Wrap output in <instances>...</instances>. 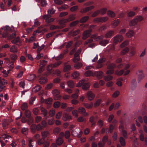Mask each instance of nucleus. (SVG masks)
Here are the masks:
<instances>
[{
    "instance_id": "obj_18",
    "label": "nucleus",
    "mask_w": 147,
    "mask_h": 147,
    "mask_svg": "<svg viewBox=\"0 0 147 147\" xmlns=\"http://www.w3.org/2000/svg\"><path fill=\"white\" fill-rule=\"evenodd\" d=\"M72 119L71 116L67 113L63 114L62 117V119L63 121H66Z\"/></svg>"
},
{
    "instance_id": "obj_24",
    "label": "nucleus",
    "mask_w": 147,
    "mask_h": 147,
    "mask_svg": "<svg viewBox=\"0 0 147 147\" xmlns=\"http://www.w3.org/2000/svg\"><path fill=\"white\" fill-rule=\"evenodd\" d=\"M90 84L89 83H86L83 85L82 87V89L84 90H87L89 88Z\"/></svg>"
},
{
    "instance_id": "obj_42",
    "label": "nucleus",
    "mask_w": 147,
    "mask_h": 147,
    "mask_svg": "<svg viewBox=\"0 0 147 147\" xmlns=\"http://www.w3.org/2000/svg\"><path fill=\"white\" fill-rule=\"evenodd\" d=\"M85 75L87 77L91 76H94V73L92 72L91 71L89 70L85 72Z\"/></svg>"
},
{
    "instance_id": "obj_64",
    "label": "nucleus",
    "mask_w": 147,
    "mask_h": 147,
    "mask_svg": "<svg viewBox=\"0 0 147 147\" xmlns=\"http://www.w3.org/2000/svg\"><path fill=\"white\" fill-rule=\"evenodd\" d=\"M27 105L26 103H23L21 105V108L23 111L26 110L27 108Z\"/></svg>"
},
{
    "instance_id": "obj_50",
    "label": "nucleus",
    "mask_w": 147,
    "mask_h": 147,
    "mask_svg": "<svg viewBox=\"0 0 147 147\" xmlns=\"http://www.w3.org/2000/svg\"><path fill=\"white\" fill-rule=\"evenodd\" d=\"M10 57L11 60L14 62L15 61L17 58V56L15 54H13L10 55Z\"/></svg>"
},
{
    "instance_id": "obj_2",
    "label": "nucleus",
    "mask_w": 147,
    "mask_h": 147,
    "mask_svg": "<svg viewBox=\"0 0 147 147\" xmlns=\"http://www.w3.org/2000/svg\"><path fill=\"white\" fill-rule=\"evenodd\" d=\"M13 120L11 118H10L8 119H5L3 120L2 122V124L3 128L5 129L7 128L9 124L13 122Z\"/></svg>"
},
{
    "instance_id": "obj_20",
    "label": "nucleus",
    "mask_w": 147,
    "mask_h": 147,
    "mask_svg": "<svg viewBox=\"0 0 147 147\" xmlns=\"http://www.w3.org/2000/svg\"><path fill=\"white\" fill-rule=\"evenodd\" d=\"M89 121L91 123V127L94 125L96 123L95 117L93 116L90 117L89 118Z\"/></svg>"
},
{
    "instance_id": "obj_51",
    "label": "nucleus",
    "mask_w": 147,
    "mask_h": 147,
    "mask_svg": "<svg viewBox=\"0 0 147 147\" xmlns=\"http://www.w3.org/2000/svg\"><path fill=\"white\" fill-rule=\"evenodd\" d=\"M138 23L143 20V18L141 16H138L134 18Z\"/></svg>"
},
{
    "instance_id": "obj_45",
    "label": "nucleus",
    "mask_w": 147,
    "mask_h": 147,
    "mask_svg": "<svg viewBox=\"0 0 147 147\" xmlns=\"http://www.w3.org/2000/svg\"><path fill=\"white\" fill-rule=\"evenodd\" d=\"M67 84L70 88H72L74 86V82L71 80L68 81L67 82Z\"/></svg>"
},
{
    "instance_id": "obj_31",
    "label": "nucleus",
    "mask_w": 147,
    "mask_h": 147,
    "mask_svg": "<svg viewBox=\"0 0 147 147\" xmlns=\"http://www.w3.org/2000/svg\"><path fill=\"white\" fill-rule=\"evenodd\" d=\"M37 1H40L41 6L43 7H45L47 5V2L46 0H37Z\"/></svg>"
},
{
    "instance_id": "obj_39",
    "label": "nucleus",
    "mask_w": 147,
    "mask_h": 147,
    "mask_svg": "<svg viewBox=\"0 0 147 147\" xmlns=\"http://www.w3.org/2000/svg\"><path fill=\"white\" fill-rule=\"evenodd\" d=\"M129 50V49L128 47H125L123 49L121 52V55H124L126 53H127Z\"/></svg>"
},
{
    "instance_id": "obj_12",
    "label": "nucleus",
    "mask_w": 147,
    "mask_h": 147,
    "mask_svg": "<svg viewBox=\"0 0 147 147\" xmlns=\"http://www.w3.org/2000/svg\"><path fill=\"white\" fill-rule=\"evenodd\" d=\"M95 95L91 91H89L87 93L86 97L89 100H92L94 98Z\"/></svg>"
},
{
    "instance_id": "obj_62",
    "label": "nucleus",
    "mask_w": 147,
    "mask_h": 147,
    "mask_svg": "<svg viewBox=\"0 0 147 147\" xmlns=\"http://www.w3.org/2000/svg\"><path fill=\"white\" fill-rule=\"evenodd\" d=\"M113 77L111 76L108 75L104 77V80L106 81H109L113 79Z\"/></svg>"
},
{
    "instance_id": "obj_25",
    "label": "nucleus",
    "mask_w": 147,
    "mask_h": 147,
    "mask_svg": "<svg viewBox=\"0 0 147 147\" xmlns=\"http://www.w3.org/2000/svg\"><path fill=\"white\" fill-rule=\"evenodd\" d=\"M40 110L42 112L41 114L44 117L46 116L47 114V111L42 107H40Z\"/></svg>"
},
{
    "instance_id": "obj_15",
    "label": "nucleus",
    "mask_w": 147,
    "mask_h": 147,
    "mask_svg": "<svg viewBox=\"0 0 147 147\" xmlns=\"http://www.w3.org/2000/svg\"><path fill=\"white\" fill-rule=\"evenodd\" d=\"M114 31L111 30L107 32L104 35V37L105 38H110L112 36L114 35Z\"/></svg>"
},
{
    "instance_id": "obj_38",
    "label": "nucleus",
    "mask_w": 147,
    "mask_h": 147,
    "mask_svg": "<svg viewBox=\"0 0 147 147\" xmlns=\"http://www.w3.org/2000/svg\"><path fill=\"white\" fill-rule=\"evenodd\" d=\"M42 28L43 26H41L39 27L37 30L34 31L33 33V35H35L37 34V33H39L42 32V31L41 30V29Z\"/></svg>"
},
{
    "instance_id": "obj_49",
    "label": "nucleus",
    "mask_w": 147,
    "mask_h": 147,
    "mask_svg": "<svg viewBox=\"0 0 147 147\" xmlns=\"http://www.w3.org/2000/svg\"><path fill=\"white\" fill-rule=\"evenodd\" d=\"M37 53L36 57L35 58L36 59L38 60L40 59L41 58L43 57L44 55L43 53Z\"/></svg>"
},
{
    "instance_id": "obj_29",
    "label": "nucleus",
    "mask_w": 147,
    "mask_h": 147,
    "mask_svg": "<svg viewBox=\"0 0 147 147\" xmlns=\"http://www.w3.org/2000/svg\"><path fill=\"white\" fill-rule=\"evenodd\" d=\"M89 19V17L87 16L82 17L80 20V22L81 23L86 22Z\"/></svg>"
},
{
    "instance_id": "obj_3",
    "label": "nucleus",
    "mask_w": 147,
    "mask_h": 147,
    "mask_svg": "<svg viewBox=\"0 0 147 147\" xmlns=\"http://www.w3.org/2000/svg\"><path fill=\"white\" fill-rule=\"evenodd\" d=\"M60 91L57 89H54L52 91V93L54 96V99L56 100H61V96L59 94Z\"/></svg>"
},
{
    "instance_id": "obj_1",
    "label": "nucleus",
    "mask_w": 147,
    "mask_h": 147,
    "mask_svg": "<svg viewBox=\"0 0 147 147\" xmlns=\"http://www.w3.org/2000/svg\"><path fill=\"white\" fill-rule=\"evenodd\" d=\"M76 15L75 14H73L69 15L67 19H62L60 20L59 22V25H61L62 24H64L65 23L74 20L76 18L75 17Z\"/></svg>"
},
{
    "instance_id": "obj_13",
    "label": "nucleus",
    "mask_w": 147,
    "mask_h": 147,
    "mask_svg": "<svg viewBox=\"0 0 147 147\" xmlns=\"http://www.w3.org/2000/svg\"><path fill=\"white\" fill-rule=\"evenodd\" d=\"M67 63L65 62L63 64V71L65 72L69 71L71 69V66L69 65H67Z\"/></svg>"
},
{
    "instance_id": "obj_58",
    "label": "nucleus",
    "mask_w": 147,
    "mask_h": 147,
    "mask_svg": "<svg viewBox=\"0 0 147 147\" xmlns=\"http://www.w3.org/2000/svg\"><path fill=\"white\" fill-rule=\"evenodd\" d=\"M61 103L59 101L55 102L53 104V107L55 108H57L59 107L61 105Z\"/></svg>"
},
{
    "instance_id": "obj_6",
    "label": "nucleus",
    "mask_w": 147,
    "mask_h": 147,
    "mask_svg": "<svg viewBox=\"0 0 147 147\" xmlns=\"http://www.w3.org/2000/svg\"><path fill=\"white\" fill-rule=\"evenodd\" d=\"M94 7V6L91 5L89 7L82 8L80 9V12L82 13H85L93 9Z\"/></svg>"
},
{
    "instance_id": "obj_34",
    "label": "nucleus",
    "mask_w": 147,
    "mask_h": 147,
    "mask_svg": "<svg viewBox=\"0 0 147 147\" xmlns=\"http://www.w3.org/2000/svg\"><path fill=\"white\" fill-rule=\"evenodd\" d=\"M47 79L45 78H41L39 80V82L41 84H43L47 82Z\"/></svg>"
},
{
    "instance_id": "obj_10",
    "label": "nucleus",
    "mask_w": 147,
    "mask_h": 147,
    "mask_svg": "<svg viewBox=\"0 0 147 147\" xmlns=\"http://www.w3.org/2000/svg\"><path fill=\"white\" fill-rule=\"evenodd\" d=\"M103 72L100 71H95L94 73V76H96L98 79L102 78L103 77Z\"/></svg>"
},
{
    "instance_id": "obj_23",
    "label": "nucleus",
    "mask_w": 147,
    "mask_h": 147,
    "mask_svg": "<svg viewBox=\"0 0 147 147\" xmlns=\"http://www.w3.org/2000/svg\"><path fill=\"white\" fill-rule=\"evenodd\" d=\"M14 39L11 41V42L14 44H16L17 43H21V42L19 36H17L16 38H14Z\"/></svg>"
},
{
    "instance_id": "obj_35",
    "label": "nucleus",
    "mask_w": 147,
    "mask_h": 147,
    "mask_svg": "<svg viewBox=\"0 0 147 147\" xmlns=\"http://www.w3.org/2000/svg\"><path fill=\"white\" fill-rule=\"evenodd\" d=\"M77 121L78 122H86V118L83 117L82 116H80L78 118Z\"/></svg>"
},
{
    "instance_id": "obj_14",
    "label": "nucleus",
    "mask_w": 147,
    "mask_h": 147,
    "mask_svg": "<svg viewBox=\"0 0 147 147\" xmlns=\"http://www.w3.org/2000/svg\"><path fill=\"white\" fill-rule=\"evenodd\" d=\"M61 26H55L54 25H52L50 26V28L51 30H54L59 29L65 27V26L64 24H62L61 25Z\"/></svg>"
},
{
    "instance_id": "obj_30",
    "label": "nucleus",
    "mask_w": 147,
    "mask_h": 147,
    "mask_svg": "<svg viewBox=\"0 0 147 147\" xmlns=\"http://www.w3.org/2000/svg\"><path fill=\"white\" fill-rule=\"evenodd\" d=\"M30 128L32 132L33 133H35L36 130V125L34 124H33L31 125Z\"/></svg>"
},
{
    "instance_id": "obj_8",
    "label": "nucleus",
    "mask_w": 147,
    "mask_h": 147,
    "mask_svg": "<svg viewBox=\"0 0 147 147\" xmlns=\"http://www.w3.org/2000/svg\"><path fill=\"white\" fill-rule=\"evenodd\" d=\"M79 113L83 114L84 116L86 117L89 114L86 112L85 108L82 107H80L78 109Z\"/></svg>"
},
{
    "instance_id": "obj_21",
    "label": "nucleus",
    "mask_w": 147,
    "mask_h": 147,
    "mask_svg": "<svg viewBox=\"0 0 147 147\" xmlns=\"http://www.w3.org/2000/svg\"><path fill=\"white\" fill-rule=\"evenodd\" d=\"M134 32L133 30H130L127 32L126 34V36L128 38H131L133 36Z\"/></svg>"
},
{
    "instance_id": "obj_37",
    "label": "nucleus",
    "mask_w": 147,
    "mask_h": 147,
    "mask_svg": "<svg viewBox=\"0 0 147 147\" xmlns=\"http://www.w3.org/2000/svg\"><path fill=\"white\" fill-rule=\"evenodd\" d=\"M84 105L85 107L88 109H91L92 108L93 104L91 103L90 104L84 103Z\"/></svg>"
},
{
    "instance_id": "obj_41",
    "label": "nucleus",
    "mask_w": 147,
    "mask_h": 147,
    "mask_svg": "<svg viewBox=\"0 0 147 147\" xmlns=\"http://www.w3.org/2000/svg\"><path fill=\"white\" fill-rule=\"evenodd\" d=\"M107 26L106 25H102L100 27L98 30V31L102 32L107 29Z\"/></svg>"
},
{
    "instance_id": "obj_16",
    "label": "nucleus",
    "mask_w": 147,
    "mask_h": 147,
    "mask_svg": "<svg viewBox=\"0 0 147 147\" xmlns=\"http://www.w3.org/2000/svg\"><path fill=\"white\" fill-rule=\"evenodd\" d=\"M25 114L27 118H28L30 120L31 122H32L33 120V118L31 116V112L29 110H26L25 111Z\"/></svg>"
},
{
    "instance_id": "obj_55",
    "label": "nucleus",
    "mask_w": 147,
    "mask_h": 147,
    "mask_svg": "<svg viewBox=\"0 0 147 147\" xmlns=\"http://www.w3.org/2000/svg\"><path fill=\"white\" fill-rule=\"evenodd\" d=\"M116 67V65L114 63H112L107 66V69H113Z\"/></svg>"
},
{
    "instance_id": "obj_63",
    "label": "nucleus",
    "mask_w": 147,
    "mask_h": 147,
    "mask_svg": "<svg viewBox=\"0 0 147 147\" xmlns=\"http://www.w3.org/2000/svg\"><path fill=\"white\" fill-rule=\"evenodd\" d=\"M53 66V64H50L47 67V71H50L53 68H54Z\"/></svg>"
},
{
    "instance_id": "obj_27",
    "label": "nucleus",
    "mask_w": 147,
    "mask_h": 147,
    "mask_svg": "<svg viewBox=\"0 0 147 147\" xmlns=\"http://www.w3.org/2000/svg\"><path fill=\"white\" fill-rule=\"evenodd\" d=\"M7 84V82L4 79L0 77V86H5L4 85Z\"/></svg>"
},
{
    "instance_id": "obj_61",
    "label": "nucleus",
    "mask_w": 147,
    "mask_h": 147,
    "mask_svg": "<svg viewBox=\"0 0 147 147\" xmlns=\"http://www.w3.org/2000/svg\"><path fill=\"white\" fill-rule=\"evenodd\" d=\"M71 135L70 132L69 131H66L65 132L64 136L65 138L66 139L69 138Z\"/></svg>"
},
{
    "instance_id": "obj_19",
    "label": "nucleus",
    "mask_w": 147,
    "mask_h": 147,
    "mask_svg": "<svg viewBox=\"0 0 147 147\" xmlns=\"http://www.w3.org/2000/svg\"><path fill=\"white\" fill-rule=\"evenodd\" d=\"M9 51L13 53H17L18 51V47L15 45H13L10 48Z\"/></svg>"
},
{
    "instance_id": "obj_33",
    "label": "nucleus",
    "mask_w": 147,
    "mask_h": 147,
    "mask_svg": "<svg viewBox=\"0 0 147 147\" xmlns=\"http://www.w3.org/2000/svg\"><path fill=\"white\" fill-rule=\"evenodd\" d=\"M88 80H85L84 79L82 80H80L77 85V86L78 87H80L82 86H83L84 84L85 81H87Z\"/></svg>"
},
{
    "instance_id": "obj_17",
    "label": "nucleus",
    "mask_w": 147,
    "mask_h": 147,
    "mask_svg": "<svg viewBox=\"0 0 147 147\" xmlns=\"http://www.w3.org/2000/svg\"><path fill=\"white\" fill-rule=\"evenodd\" d=\"M41 134L42 138L45 139L47 137L50 135L49 132L48 131H44L41 132Z\"/></svg>"
},
{
    "instance_id": "obj_47",
    "label": "nucleus",
    "mask_w": 147,
    "mask_h": 147,
    "mask_svg": "<svg viewBox=\"0 0 147 147\" xmlns=\"http://www.w3.org/2000/svg\"><path fill=\"white\" fill-rule=\"evenodd\" d=\"M55 11V10L53 8H50L47 11L48 13L50 14H54Z\"/></svg>"
},
{
    "instance_id": "obj_28",
    "label": "nucleus",
    "mask_w": 147,
    "mask_h": 147,
    "mask_svg": "<svg viewBox=\"0 0 147 147\" xmlns=\"http://www.w3.org/2000/svg\"><path fill=\"white\" fill-rule=\"evenodd\" d=\"M107 15L111 18H114L115 16V13L113 11L110 10L108 11L107 12Z\"/></svg>"
},
{
    "instance_id": "obj_7",
    "label": "nucleus",
    "mask_w": 147,
    "mask_h": 147,
    "mask_svg": "<svg viewBox=\"0 0 147 147\" xmlns=\"http://www.w3.org/2000/svg\"><path fill=\"white\" fill-rule=\"evenodd\" d=\"M92 31V30L89 29L85 30L83 33V39L84 40L90 36L91 35V32Z\"/></svg>"
},
{
    "instance_id": "obj_9",
    "label": "nucleus",
    "mask_w": 147,
    "mask_h": 147,
    "mask_svg": "<svg viewBox=\"0 0 147 147\" xmlns=\"http://www.w3.org/2000/svg\"><path fill=\"white\" fill-rule=\"evenodd\" d=\"M120 21L119 19H115L111 23V27L112 28H115L120 23Z\"/></svg>"
},
{
    "instance_id": "obj_56",
    "label": "nucleus",
    "mask_w": 147,
    "mask_h": 147,
    "mask_svg": "<svg viewBox=\"0 0 147 147\" xmlns=\"http://www.w3.org/2000/svg\"><path fill=\"white\" fill-rule=\"evenodd\" d=\"M79 75V73L77 71H75L72 74V77L73 78H77Z\"/></svg>"
},
{
    "instance_id": "obj_57",
    "label": "nucleus",
    "mask_w": 147,
    "mask_h": 147,
    "mask_svg": "<svg viewBox=\"0 0 147 147\" xmlns=\"http://www.w3.org/2000/svg\"><path fill=\"white\" fill-rule=\"evenodd\" d=\"M144 75L142 73L138 76L137 81L138 82H140L141 80L144 78Z\"/></svg>"
},
{
    "instance_id": "obj_32",
    "label": "nucleus",
    "mask_w": 147,
    "mask_h": 147,
    "mask_svg": "<svg viewBox=\"0 0 147 147\" xmlns=\"http://www.w3.org/2000/svg\"><path fill=\"white\" fill-rule=\"evenodd\" d=\"M109 40H102L99 42V44L103 46H105L109 42Z\"/></svg>"
},
{
    "instance_id": "obj_52",
    "label": "nucleus",
    "mask_w": 147,
    "mask_h": 147,
    "mask_svg": "<svg viewBox=\"0 0 147 147\" xmlns=\"http://www.w3.org/2000/svg\"><path fill=\"white\" fill-rule=\"evenodd\" d=\"M119 142L121 145L122 146H124L125 144V143L124 138L123 137H121L119 139Z\"/></svg>"
},
{
    "instance_id": "obj_60",
    "label": "nucleus",
    "mask_w": 147,
    "mask_h": 147,
    "mask_svg": "<svg viewBox=\"0 0 147 147\" xmlns=\"http://www.w3.org/2000/svg\"><path fill=\"white\" fill-rule=\"evenodd\" d=\"M135 15V13L133 11H130L127 13V16L129 17L134 16Z\"/></svg>"
},
{
    "instance_id": "obj_53",
    "label": "nucleus",
    "mask_w": 147,
    "mask_h": 147,
    "mask_svg": "<svg viewBox=\"0 0 147 147\" xmlns=\"http://www.w3.org/2000/svg\"><path fill=\"white\" fill-rule=\"evenodd\" d=\"M83 65L81 63H76L74 65V67L76 69H78L81 67Z\"/></svg>"
},
{
    "instance_id": "obj_43",
    "label": "nucleus",
    "mask_w": 147,
    "mask_h": 147,
    "mask_svg": "<svg viewBox=\"0 0 147 147\" xmlns=\"http://www.w3.org/2000/svg\"><path fill=\"white\" fill-rule=\"evenodd\" d=\"M41 88L39 85H37L33 88V91L34 92H37L40 90Z\"/></svg>"
},
{
    "instance_id": "obj_44",
    "label": "nucleus",
    "mask_w": 147,
    "mask_h": 147,
    "mask_svg": "<svg viewBox=\"0 0 147 147\" xmlns=\"http://www.w3.org/2000/svg\"><path fill=\"white\" fill-rule=\"evenodd\" d=\"M136 53V48L134 47H132L130 49V55L131 56L134 55Z\"/></svg>"
},
{
    "instance_id": "obj_26",
    "label": "nucleus",
    "mask_w": 147,
    "mask_h": 147,
    "mask_svg": "<svg viewBox=\"0 0 147 147\" xmlns=\"http://www.w3.org/2000/svg\"><path fill=\"white\" fill-rule=\"evenodd\" d=\"M137 22L134 18L129 22V25L130 26H135L137 24Z\"/></svg>"
},
{
    "instance_id": "obj_40",
    "label": "nucleus",
    "mask_w": 147,
    "mask_h": 147,
    "mask_svg": "<svg viewBox=\"0 0 147 147\" xmlns=\"http://www.w3.org/2000/svg\"><path fill=\"white\" fill-rule=\"evenodd\" d=\"M45 139L42 138L40 139H39L37 141L38 144L39 145H42L45 142Z\"/></svg>"
},
{
    "instance_id": "obj_4",
    "label": "nucleus",
    "mask_w": 147,
    "mask_h": 147,
    "mask_svg": "<svg viewBox=\"0 0 147 147\" xmlns=\"http://www.w3.org/2000/svg\"><path fill=\"white\" fill-rule=\"evenodd\" d=\"M123 39V36L120 34H117L113 38V42L114 43L117 44L120 43Z\"/></svg>"
},
{
    "instance_id": "obj_48",
    "label": "nucleus",
    "mask_w": 147,
    "mask_h": 147,
    "mask_svg": "<svg viewBox=\"0 0 147 147\" xmlns=\"http://www.w3.org/2000/svg\"><path fill=\"white\" fill-rule=\"evenodd\" d=\"M12 32H13V33L12 34H11L10 36L9 37V39H12L16 37V31H15L14 30Z\"/></svg>"
},
{
    "instance_id": "obj_22",
    "label": "nucleus",
    "mask_w": 147,
    "mask_h": 147,
    "mask_svg": "<svg viewBox=\"0 0 147 147\" xmlns=\"http://www.w3.org/2000/svg\"><path fill=\"white\" fill-rule=\"evenodd\" d=\"M63 139L61 137H59L56 140L57 144L59 146L61 145L63 143Z\"/></svg>"
},
{
    "instance_id": "obj_59",
    "label": "nucleus",
    "mask_w": 147,
    "mask_h": 147,
    "mask_svg": "<svg viewBox=\"0 0 147 147\" xmlns=\"http://www.w3.org/2000/svg\"><path fill=\"white\" fill-rule=\"evenodd\" d=\"M79 22V21L78 20L73 21L70 24L69 26L71 27L74 26L78 24Z\"/></svg>"
},
{
    "instance_id": "obj_36",
    "label": "nucleus",
    "mask_w": 147,
    "mask_h": 147,
    "mask_svg": "<svg viewBox=\"0 0 147 147\" xmlns=\"http://www.w3.org/2000/svg\"><path fill=\"white\" fill-rule=\"evenodd\" d=\"M47 63V61L44 60H42L40 61V65L39 66H41L43 67L44 66H45Z\"/></svg>"
},
{
    "instance_id": "obj_5",
    "label": "nucleus",
    "mask_w": 147,
    "mask_h": 147,
    "mask_svg": "<svg viewBox=\"0 0 147 147\" xmlns=\"http://www.w3.org/2000/svg\"><path fill=\"white\" fill-rule=\"evenodd\" d=\"M51 16L50 15H43L42 16L43 18L44 19L46 23H49L53 22L55 19L54 18H50Z\"/></svg>"
},
{
    "instance_id": "obj_11",
    "label": "nucleus",
    "mask_w": 147,
    "mask_h": 147,
    "mask_svg": "<svg viewBox=\"0 0 147 147\" xmlns=\"http://www.w3.org/2000/svg\"><path fill=\"white\" fill-rule=\"evenodd\" d=\"M91 38L94 39L96 41L103 39L104 36L103 35L98 36L96 34L92 35L91 36Z\"/></svg>"
},
{
    "instance_id": "obj_46",
    "label": "nucleus",
    "mask_w": 147,
    "mask_h": 147,
    "mask_svg": "<svg viewBox=\"0 0 147 147\" xmlns=\"http://www.w3.org/2000/svg\"><path fill=\"white\" fill-rule=\"evenodd\" d=\"M107 11V9L106 8H103L101 9L100 10H99V13L101 15H103L105 14Z\"/></svg>"
},
{
    "instance_id": "obj_54",
    "label": "nucleus",
    "mask_w": 147,
    "mask_h": 147,
    "mask_svg": "<svg viewBox=\"0 0 147 147\" xmlns=\"http://www.w3.org/2000/svg\"><path fill=\"white\" fill-rule=\"evenodd\" d=\"M62 63V62L61 61H57L53 64V67H54V68L57 67Z\"/></svg>"
}]
</instances>
